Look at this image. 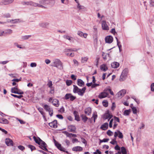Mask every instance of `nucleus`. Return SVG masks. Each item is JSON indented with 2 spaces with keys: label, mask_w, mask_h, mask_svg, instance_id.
I'll return each instance as SVG.
<instances>
[{
  "label": "nucleus",
  "mask_w": 154,
  "mask_h": 154,
  "mask_svg": "<svg viewBox=\"0 0 154 154\" xmlns=\"http://www.w3.org/2000/svg\"><path fill=\"white\" fill-rule=\"evenodd\" d=\"M51 66L56 67L60 70L63 69V63L59 59H53L51 63Z\"/></svg>",
  "instance_id": "obj_1"
},
{
  "label": "nucleus",
  "mask_w": 154,
  "mask_h": 154,
  "mask_svg": "<svg viewBox=\"0 0 154 154\" xmlns=\"http://www.w3.org/2000/svg\"><path fill=\"white\" fill-rule=\"evenodd\" d=\"M73 92L74 93H78V94L81 96H83L86 90V87H84L82 89L79 88L77 86L73 85Z\"/></svg>",
  "instance_id": "obj_2"
},
{
  "label": "nucleus",
  "mask_w": 154,
  "mask_h": 154,
  "mask_svg": "<svg viewBox=\"0 0 154 154\" xmlns=\"http://www.w3.org/2000/svg\"><path fill=\"white\" fill-rule=\"evenodd\" d=\"M55 3V0H40L39 1L38 4H40L44 7L42 8H45V6L48 5H50L51 6H53Z\"/></svg>",
  "instance_id": "obj_3"
},
{
  "label": "nucleus",
  "mask_w": 154,
  "mask_h": 154,
  "mask_svg": "<svg viewBox=\"0 0 154 154\" xmlns=\"http://www.w3.org/2000/svg\"><path fill=\"white\" fill-rule=\"evenodd\" d=\"M6 21H0L1 24H8L10 25L13 23H18L20 22L19 20H6Z\"/></svg>",
  "instance_id": "obj_4"
},
{
  "label": "nucleus",
  "mask_w": 154,
  "mask_h": 154,
  "mask_svg": "<svg viewBox=\"0 0 154 154\" xmlns=\"http://www.w3.org/2000/svg\"><path fill=\"white\" fill-rule=\"evenodd\" d=\"M128 72V69H125L123 71L119 79V80L120 81H123L125 79L127 76Z\"/></svg>",
  "instance_id": "obj_5"
},
{
  "label": "nucleus",
  "mask_w": 154,
  "mask_h": 154,
  "mask_svg": "<svg viewBox=\"0 0 154 154\" xmlns=\"http://www.w3.org/2000/svg\"><path fill=\"white\" fill-rule=\"evenodd\" d=\"M55 145L57 147V148L60 150L66 152L67 153H68V152L67 151H66V149L62 146L61 144L59 143L57 141L54 139Z\"/></svg>",
  "instance_id": "obj_6"
},
{
  "label": "nucleus",
  "mask_w": 154,
  "mask_h": 154,
  "mask_svg": "<svg viewBox=\"0 0 154 154\" xmlns=\"http://www.w3.org/2000/svg\"><path fill=\"white\" fill-rule=\"evenodd\" d=\"M45 109L49 112V114L51 116H52L53 114V110L48 105L45 104L44 106Z\"/></svg>",
  "instance_id": "obj_7"
},
{
  "label": "nucleus",
  "mask_w": 154,
  "mask_h": 154,
  "mask_svg": "<svg viewBox=\"0 0 154 154\" xmlns=\"http://www.w3.org/2000/svg\"><path fill=\"white\" fill-rule=\"evenodd\" d=\"M114 94L109 86L106 87V97L110 98L111 96H113Z\"/></svg>",
  "instance_id": "obj_8"
},
{
  "label": "nucleus",
  "mask_w": 154,
  "mask_h": 154,
  "mask_svg": "<svg viewBox=\"0 0 154 154\" xmlns=\"http://www.w3.org/2000/svg\"><path fill=\"white\" fill-rule=\"evenodd\" d=\"M125 93V90H122L117 93L116 94V97L118 99H121L124 96Z\"/></svg>",
  "instance_id": "obj_9"
},
{
  "label": "nucleus",
  "mask_w": 154,
  "mask_h": 154,
  "mask_svg": "<svg viewBox=\"0 0 154 154\" xmlns=\"http://www.w3.org/2000/svg\"><path fill=\"white\" fill-rule=\"evenodd\" d=\"M65 99L66 100L70 99L71 101H73L76 98V97L73 96L72 94L70 93H68L66 94L65 97Z\"/></svg>",
  "instance_id": "obj_10"
},
{
  "label": "nucleus",
  "mask_w": 154,
  "mask_h": 154,
  "mask_svg": "<svg viewBox=\"0 0 154 154\" xmlns=\"http://www.w3.org/2000/svg\"><path fill=\"white\" fill-rule=\"evenodd\" d=\"M114 136L115 137L118 136L119 138L120 139L122 138L123 137L122 133L119 130H117L115 132Z\"/></svg>",
  "instance_id": "obj_11"
},
{
  "label": "nucleus",
  "mask_w": 154,
  "mask_h": 154,
  "mask_svg": "<svg viewBox=\"0 0 154 154\" xmlns=\"http://www.w3.org/2000/svg\"><path fill=\"white\" fill-rule=\"evenodd\" d=\"M29 5L33 6L35 7H38L39 8L44 7L43 6L41 5L40 4H38V3L33 2L32 1H30Z\"/></svg>",
  "instance_id": "obj_12"
},
{
  "label": "nucleus",
  "mask_w": 154,
  "mask_h": 154,
  "mask_svg": "<svg viewBox=\"0 0 154 154\" xmlns=\"http://www.w3.org/2000/svg\"><path fill=\"white\" fill-rule=\"evenodd\" d=\"M14 0H3L2 1L1 3L2 5H8L12 3Z\"/></svg>",
  "instance_id": "obj_13"
},
{
  "label": "nucleus",
  "mask_w": 154,
  "mask_h": 154,
  "mask_svg": "<svg viewBox=\"0 0 154 154\" xmlns=\"http://www.w3.org/2000/svg\"><path fill=\"white\" fill-rule=\"evenodd\" d=\"M5 143L8 146H13V142L12 140L9 138L5 139Z\"/></svg>",
  "instance_id": "obj_14"
},
{
  "label": "nucleus",
  "mask_w": 154,
  "mask_h": 154,
  "mask_svg": "<svg viewBox=\"0 0 154 154\" xmlns=\"http://www.w3.org/2000/svg\"><path fill=\"white\" fill-rule=\"evenodd\" d=\"M49 125L51 128H56L57 127V120H54V121L49 123Z\"/></svg>",
  "instance_id": "obj_15"
},
{
  "label": "nucleus",
  "mask_w": 154,
  "mask_h": 154,
  "mask_svg": "<svg viewBox=\"0 0 154 154\" xmlns=\"http://www.w3.org/2000/svg\"><path fill=\"white\" fill-rule=\"evenodd\" d=\"M71 50L66 49V50L65 54L67 56L73 57L74 56V53L71 52Z\"/></svg>",
  "instance_id": "obj_16"
},
{
  "label": "nucleus",
  "mask_w": 154,
  "mask_h": 154,
  "mask_svg": "<svg viewBox=\"0 0 154 154\" xmlns=\"http://www.w3.org/2000/svg\"><path fill=\"white\" fill-rule=\"evenodd\" d=\"M82 150V148L79 146L74 147L72 148V150L74 151L81 152Z\"/></svg>",
  "instance_id": "obj_17"
},
{
  "label": "nucleus",
  "mask_w": 154,
  "mask_h": 154,
  "mask_svg": "<svg viewBox=\"0 0 154 154\" xmlns=\"http://www.w3.org/2000/svg\"><path fill=\"white\" fill-rule=\"evenodd\" d=\"M77 85L79 87H83L85 85L84 82L81 79H78L77 80Z\"/></svg>",
  "instance_id": "obj_18"
},
{
  "label": "nucleus",
  "mask_w": 154,
  "mask_h": 154,
  "mask_svg": "<svg viewBox=\"0 0 154 154\" xmlns=\"http://www.w3.org/2000/svg\"><path fill=\"white\" fill-rule=\"evenodd\" d=\"M13 33L12 30L11 29H8L4 31V35L6 36L8 35L11 34Z\"/></svg>",
  "instance_id": "obj_19"
},
{
  "label": "nucleus",
  "mask_w": 154,
  "mask_h": 154,
  "mask_svg": "<svg viewBox=\"0 0 154 154\" xmlns=\"http://www.w3.org/2000/svg\"><path fill=\"white\" fill-rule=\"evenodd\" d=\"M68 129L69 131L74 132L75 130V126L70 125L68 126Z\"/></svg>",
  "instance_id": "obj_20"
},
{
  "label": "nucleus",
  "mask_w": 154,
  "mask_h": 154,
  "mask_svg": "<svg viewBox=\"0 0 154 154\" xmlns=\"http://www.w3.org/2000/svg\"><path fill=\"white\" fill-rule=\"evenodd\" d=\"M0 123L7 124L9 123V121L7 119L4 118H0Z\"/></svg>",
  "instance_id": "obj_21"
},
{
  "label": "nucleus",
  "mask_w": 154,
  "mask_h": 154,
  "mask_svg": "<svg viewBox=\"0 0 154 154\" xmlns=\"http://www.w3.org/2000/svg\"><path fill=\"white\" fill-rule=\"evenodd\" d=\"M63 37L64 38L68 40L70 42H73V38L68 35H64Z\"/></svg>",
  "instance_id": "obj_22"
},
{
  "label": "nucleus",
  "mask_w": 154,
  "mask_h": 154,
  "mask_svg": "<svg viewBox=\"0 0 154 154\" xmlns=\"http://www.w3.org/2000/svg\"><path fill=\"white\" fill-rule=\"evenodd\" d=\"M52 104L55 106L58 107L59 106V101L56 99H54L52 101Z\"/></svg>",
  "instance_id": "obj_23"
},
{
  "label": "nucleus",
  "mask_w": 154,
  "mask_h": 154,
  "mask_svg": "<svg viewBox=\"0 0 154 154\" xmlns=\"http://www.w3.org/2000/svg\"><path fill=\"white\" fill-rule=\"evenodd\" d=\"M113 41V38L112 36L109 35L106 36V43H110Z\"/></svg>",
  "instance_id": "obj_24"
},
{
  "label": "nucleus",
  "mask_w": 154,
  "mask_h": 154,
  "mask_svg": "<svg viewBox=\"0 0 154 154\" xmlns=\"http://www.w3.org/2000/svg\"><path fill=\"white\" fill-rule=\"evenodd\" d=\"M91 108L90 107H88L85 109V112L87 115H89L91 114Z\"/></svg>",
  "instance_id": "obj_25"
},
{
  "label": "nucleus",
  "mask_w": 154,
  "mask_h": 154,
  "mask_svg": "<svg viewBox=\"0 0 154 154\" xmlns=\"http://www.w3.org/2000/svg\"><path fill=\"white\" fill-rule=\"evenodd\" d=\"M98 97L102 99L106 97V91L104 90L103 92L101 93L99 95Z\"/></svg>",
  "instance_id": "obj_26"
},
{
  "label": "nucleus",
  "mask_w": 154,
  "mask_h": 154,
  "mask_svg": "<svg viewBox=\"0 0 154 154\" xmlns=\"http://www.w3.org/2000/svg\"><path fill=\"white\" fill-rule=\"evenodd\" d=\"M119 63L117 62H115L111 63L112 67L113 68H116L119 67Z\"/></svg>",
  "instance_id": "obj_27"
},
{
  "label": "nucleus",
  "mask_w": 154,
  "mask_h": 154,
  "mask_svg": "<svg viewBox=\"0 0 154 154\" xmlns=\"http://www.w3.org/2000/svg\"><path fill=\"white\" fill-rule=\"evenodd\" d=\"M106 119H108V121L109 120V119H110L113 117V115L112 113H109L108 111H106Z\"/></svg>",
  "instance_id": "obj_28"
},
{
  "label": "nucleus",
  "mask_w": 154,
  "mask_h": 154,
  "mask_svg": "<svg viewBox=\"0 0 154 154\" xmlns=\"http://www.w3.org/2000/svg\"><path fill=\"white\" fill-rule=\"evenodd\" d=\"M31 37V35H25L22 36L21 37V38L22 40H26L29 39Z\"/></svg>",
  "instance_id": "obj_29"
},
{
  "label": "nucleus",
  "mask_w": 154,
  "mask_h": 154,
  "mask_svg": "<svg viewBox=\"0 0 154 154\" xmlns=\"http://www.w3.org/2000/svg\"><path fill=\"white\" fill-rule=\"evenodd\" d=\"M102 27L103 29L106 30V22L105 20L102 22Z\"/></svg>",
  "instance_id": "obj_30"
},
{
  "label": "nucleus",
  "mask_w": 154,
  "mask_h": 154,
  "mask_svg": "<svg viewBox=\"0 0 154 154\" xmlns=\"http://www.w3.org/2000/svg\"><path fill=\"white\" fill-rule=\"evenodd\" d=\"M121 152L123 154H127L126 150L124 147H121Z\"/></svg>",
  "instance_id": "obj_31"
},
{
  "label": "nucleus",
  "mask_w": 154,
  "mask_h": 154,
  "mask_svg": "<svg viewBox=\"0 0 154 154\" xmlns=\"http://www.w3.org/2000/svg\"><path fill=\"white\" fill-rule=\"evenodd\" d=\"M39 140L40 141L39 144V145H40L42 146H44L47 145L46 143L43 141L42 140H41L40 138H39Z\"/></svg>",
  "instance_id": "obj_32"
},
{
  "label": "nucleus",
  "mask_w": 154,
  "mask_h": 154,
  "mask_svg": "<svg viewBox=\"0 0 154 154\" xmlns=\"http://www.w3.org/2000/svg\"><path fill=\"white\" fill-rule=\"evenodd\" d=\"M97 115L96 112H93V116L92 118H93L94 122H95V119H97Z\"/></svg>",
  "instance_id": "obj_33"
},
{
  "label": "nucleus",
  "mask_w": 154,
  "mask_h": 154,
  "mask_svg": "<svg viewBox=\"0 0 154 154\" xmlns=\"http://www.w3.org/2000/svg\"><path fill=\"white\" fill-rule=\"evenodd\" d=\"M17 87H14L11 88V92L12 93L17 94Z\"/></svg>",
  "instance_id": "obj_34"
},
{
  "label": "nucleus",
  "mask_w": 154,
  "mask_h": 154,
  "mask_svg": "<svg viewBox=\"0 0 154 154\" xmlns=\"http://www.w3.org/2000/svg\"><path fill=\"white\" fill-rule=\"evenodd\" d=\"M88 58L87 57H82L81 58V62L82 63H85L87 62Z\"/></svg>",
  "instance_id": "obj_35"
},
{
  "label": "nucleus",
  "mask_w": 154,
  "mask_h": 154,
  "mask_svg": "<svg viewBox=\"0 0 154 154\" xmlns=\"http://www.w3.org/2000/svg\"><path fill=\"white\" fill-rule=\"evenodd\" d=\"M100 69L101 70L103 71H106V64H103L101 65L100 67Z\"/></svg>",
  "instance_id": "obj_36"
},
{
  "label": "nucleus",
  "mask_w": 154,
  "mask_h": 154,
  "mask_svg": "<svg viewBox=\"0 0 154 154\" xmlns=\"http://www.w3.org/2000/svg\"><path fill=\"white\" fill-rule=\"evenodd\" d=\"M81 117L84 122H86L87 121L88 118L85 116L82 115Z\"/></svg>",
  "instance_id": "obj_37"
},
{
  "label": "nucleus",
  "mask_w": 154,
  "mask_h": 154,
  "mask_svg": "<svg viewBox=\"0 0 154 154\" xmlns=\"http://www.w3.org/2000/svg\"><path fill=\"white\" fill-rule=\"evenodd\" d=\"M77 8L79 9V10H82V11L83 9H84L85 8V7L80 5L79 3H78L77 5Z\"/></svg>",
  "instance_id": "obj_38"
},
{
  "label": "nucleus",
  "mask_w": 154,
  "mask_h": 154,
  "mask_svg": "<svg viewBox=\"0 0 154 154\" xmlns=\"http://www.w3.org/2000/svg\"><path fill=\"white\" fill-rule=\"evenodd\" d=\"M130 112V110H126L124 111V114L125 116H128Z\"/></svg>",
  "instance_id": "obj_39"
},
{
  "label": "nucleus",
  "mask_w": 154,
  "mask_h": 154,
  "mask_svg": "<svg viewBox=\"0 0 154 154\" xmlns=\"http://www.w3.org/2000/svg\"><path fill=\"white\" fill-rule=\"evenodd\" d=\"M72 82L71 80H67L66 81V83L67 85L69 86L71 85Z\"/></svg>",
  "instance_id": "obj_40"
},
{
  "label": "nucleus",
  "mask_w": 154,
  "mask_h": 154,
  "mask_svg": "<svg viewBox=\"0 0 154 154\" xmlns=\"http://www.w3.org/2000/svg\"><path fill=\"white\" fill-rule=\"evenodd\" d=\"M48 25V23H42L40 24V26L44 27H46Z\"/></svg>",
  "instance_id": "obj_41"
},
{
  "label": "nucleus",
  "mask_w": 154,
  "mask_h": 154,
  "mask_svg": "<svg viewBox=\"0 0 154 154\" xmlns=\"http://www.w3.org/2000/svg\"><path fill=\"white\" fill-rule=\"evenodd\" d=\"M116 38L117 42V45L119 48L120 51V48L122 47V45H119L120 42L119 41L118 38L116 37Z\"/></svg>",
  "instance_id": "obj_42"
},
{
  "label": "nucleus",
  "mask_w": 154,
  "mask_h": 154,
  "mask_svg": "<svg viewBox=\"0 0 154 154\" xmlns=\"http://www.w3.org/2000/svg\"><path fill=\"white\" fill-rule=\"evenodd\" d=\"M133 113L134 114H136L137 112V109L136 107H132Z\"/></svg>",
  "instance_id": "obj_43"
},
{
  "label": "nucleus",
  "mask_w": 154,
  "mask_h": 154,
  "mask_svg": "<svg viewBox=\"0 0 154 154\" xmlns=\"http://www.w3.org/2000/svg\"><path fill=\"white\" fill-rule=\"evenodd\" d=\"M21 4L23 5H29L30 1H29V2H21Z\"/></svg>",
  "instance_id": "obj_44"
},
{
  "label": "nucleus",
  "mask_w": 154,
  "mask_h": 154,
  "mask_svg": "<svg viewBox=\"0 0 154 154\" xmlns=\"http://www.w3.org/2000/svg\"><path fill=\"white\" fill-rule=\"evenodd\" d=\"M11 95L15 97H17L18 98H21V97H23V96L22 95H16L14 94H11Z\"/></svg>",
  "instance_id": "obj_45"
},
{
  "label": "nucleus",
  "mask_w": 154,
  "mask_h": 154,
  "mask_svg": "<svg viewBox=\"0 0 154 154\" xmlns=\"http://www.w3.org/2000/svg\"><path fill=\"white\" fill-rule=\"evenodd\" d=\"M17 90V94H23V92L22 91L18 88Z\"/></svg>",
  "instance_id": "obj_46"
},
{
  "label": "nucleus",
  "mask_w": 154,
  "mask_h": 154,
  "mask_svg": "<svg viewBox=\"0 0 154 154\" xmlns=\"http://www.w3.org/2000/svg\"><path fill=\"white\" fill-rule=\"evenodd\" d=\"M15 45L17 46L18 48H21V49H24L25 48L24 46H21V45H19L17 43L15 44Z\"/></svg>",
  "instance_id": "obj_47"
},
{
  "label": "nucleus",
  "mask_w": 154,
  "mask_h": 154,
  "mask_svg": "<svg viewBox=\"0 0 154 154\" xmlns=\"http://www.w3.org/2000/svg\"><path fill=\"white\" fill-rule=\"evenodd\" d=\"M106 134L109 136H112L113 134V132L109 130L108 131L106 132Z\"/></svg>",
  "instance_id": "obj_48"
},
{
  "label": "nucleus",
  "mask_w": 154,
  "mask_h": 154,
  "mask_svg": "<svg viewBox=\"0 0 154 154\" xmlns=\"http://www.w3.org/2000/svg\"><path fill=\"white\" fill-rule=\"evenodd\" d=\"M33 138L35 142L37 143H38V144H39V143H40V141H39V138H38V139H37L36 138V137L35 136H34L33 137Z\"/></svg>",
  "instance_id": "obj_49"
},
{
  "label": "nucleus",
  "mask_w": 154,
  "mask_h": 154,
  "mask_svg": "<svg viewBox=\"0 0 154 154\" xmlns=\"http://www.w3.org/2000/svg\"><path fill=\"white\" fill-rule=\"evenodd\" d=\"M38 109L39 111V112H40V113L42 115H43L44 114V112L43 111V109L41 107H39L38 108Z\"/></svg>",
  "instance_id": "obj_50"
},
{
  "label": "nucleus",
  "mask_w": 154,
  "mask_h": 154,
  "mask_svg": "<svg viewBox=\"0 0 154 154\" xmlns=\"http://www.w3.org/2000/svg\"><path fill=\"white\" fill-rule=\"evenodd\" d=\"M113 121V119H111L109 122V127L110 128H112V123Z\"/></svg>",
  "instance_id": "obj_51"
},
{
  "label": "nucleus",
  "mask_w": 154,
  "mask_h": 154,
  "mask_svg": "<svg viewBox=\"0 0 154 154\" xmlns=\"http://www.w3.org/2000/svg\"><path fill=\"white\" fill-rule=\"evenodd\" d=\"M48 85L50 88H52L53 85L52 82L51 81H49L48 83Z\"/></svg>",
  "instance_id": "obj_52"
},
{
  "label": "nucleus",
  "mask_w": 154,
  "mask_h": 154,
  "mask_svg": "<svg viewBox=\"0 0 154 154\" xmlns=\"http://www.w3.org/2000/svg\"><path fill=\"white\" fill-rule=\"evenodd\" d=\"M58 111L60 113L64 112L65 111V109L63 107H62L58 110Z\"/></svg>",
  "instance_id": "obj_53"
},
{
  "label": "nucleus",
  "mask_w": 154,
  "mask_h": 154,
  "mask_svg": "<svg viewBox=\"0 0 154 154\" xmlns=\"http://www.w3.org/2000/svg\"><path fill=\"white\" fill-rule=\"evenodd\" d=\"M28 147L29 148H30L31 149L32 151V150H34L35 149V147L34 146H33L32 145H29Z\"/></svg>",
  "instance_id": "obj_54"
},
{
  "label": "nucleus",
  "mask_w": 154,
  "mask_h": 154,
  "mask_svg": "<svg viewBox=\"0 0 154 154\" xmlns=\"http://www.w3.org/2000/svg\"><path fill=\"white\" fill-rule=\"evenodd\" d=\"M101 128L103 130H106V123H105L101 127Z\"/></svg>",
  "instance_id": "obj_55"
},
{
  "label": "nucleus",
  "mask_w": 154,
  "mask_h": 154,
  "mask_svg": "<svg viewBox=\"0 0 154 154\" xmlns=\"http://www.w3.org/2000/svg\"><path fill=\"white\" fill-rule=\"evenodd\" d=\"M113 119V120H114V121H115L116 122H119V119L118 118L115 116Z\"/></svg>",
  "instance_id": "obj_56"
},
{
  "label": "nucleus",
  "mask_w": 154,
  "mask_h": 154,
  "mask_svg": "<svg viewBox=\"0 0 154 154\" xmlns=\"http://www.w3.org/2000/svg\"><path fill=\"white\" fill-rule=\"evenodd\" d=\"M30 66L32 67H35L37 66V64L35 63H31Z\"/></svg>",
  "instance_id": "obj_57"
},
{
  "label": "nucleus",
  "mask_w": 154,
  "mask_h": 154,
  "mask_svg": "<svg viewBox=\"0 0 154 154\" xmlns=\"http://www.w3.org/2000/svg\"><path fill=\"white\" fill-rule=\"evenodd\" d=\"M77 34L80 36H83V33L81 31H78L77 32Z\"/></svg>",
  "instance_id": "obj_58"
},
{
  "label": "nucleus",
  "mask_w": 154,
  "mask_h": 154,
  "mask_svg": "<svg viewBox=\"0 0 154 154\" xmlns=\"http://www.w3.org/2000/svg\"><path fill=\"white\" fill-rule=\"evenodd\" d=\"M151 90L152 91H154V83H152L151 84Z\"/></svg>",
  "instance_id": "obj_59"
},
{
  "label": "nucleus",
  "mask_w": 154,
  "mask_h": 154,
  "mask_svg": "<svg viewBox=\"0 0 154 154\" xmlns=\"http://www.w3.org/2000/svg\"><path fill=\"white\" fill-rule=\"evenodd\" d=\"M18 148L20 149L23 151L24 149L25 148L24 146H22L20 145L18 146Z\"/></svg>",
  "instance_id": "obj_60"
},
{
  "label": "nucleus",
  "mask_w": 154,
  "mask_h": 154,
  "mask_svg": "<svg viewBox=\"0 0 154 154\" xmlns=\"http://www.w3.org/2000/svg\"><path fill=\"white\" fill-rule=\"evenodd\" d=\"M73 63L75 65L78 66L79 65V63L78 61L75 59L73 60Z\"/></svg>",
  "instance_id": "obj_61"
},
{
  "label": "nucleus",
  "mask_w": 154,
  "mask_h": 154,
  "mask_svg": "<svg viewBox=\"0 0 154 154\" xmlns=\"http://www.w3.org/2000/svg\"><path fill=\"white\" fill-rule=\"evenodd\" d=\"M116 105L114 102L112 103V106H111V109L112 110H113L116 107Z\"/></svg>",
  "instance_id": "obj_62"
},
{
  "label": "nucleus",
  "mask_w": 154,
  "mask_h": 154,
  "mask_svg": "<svg viewBox=\"0 0 154 154\" xmlns=\"http://www.w3.org/2000/svg\"><path fill=\"white\" fill-rule=\"evenodd\" d=\"M50 93L51 94H53L54 93V89L53 87L52 88H50Z\"/></svg>",
  "instance_id": "obj_63"
},
{
  "label": "nucleus",
  "mask_w": 154,
  "mask_h": 154,
  "mask_svg": "<svg viewBox=\"0 0 154 154\" xmlns=\"http://www.w3.org/2000/svg\"><path fill=\"white\" fill-rule=\"evenodd\" d=\"M47 146V145H46V146L45 145L44 146H42L41 148L42 149H43L45 151H48V150L47 149V148H46Z\"/></svg>",
  "instance_id": "obj_64"
}]
</instances>
